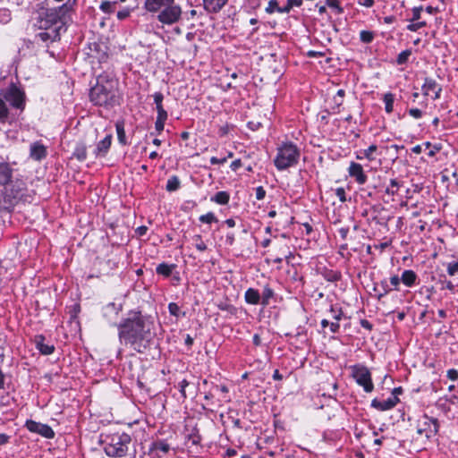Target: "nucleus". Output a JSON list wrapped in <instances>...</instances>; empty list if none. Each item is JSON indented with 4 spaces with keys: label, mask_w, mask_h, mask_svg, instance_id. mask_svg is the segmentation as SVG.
<instances>
[{
    "label": "nucleus",
    "mask_w": 458,
    "mask_h": 458,
    "mask_svg": "<svg viewBox=\"0 0 458 458\" xmlns=\"http://www.w3.org/2000/svg\"><path fill=\"white\" fill-rule=\"evenodd\" d=\"M131 437L129 434H114L110 437L104 447L105 453L109 457L121 458L127 455Z\"/></svg>",
    "instance_id": "8"
},
{
    "label": "nucleus",
    "mask_w": 458,
    "mask_h": 458,
    "mask_svg": "<svg viewBox=\"0 0 458 458\" xmlns=\"http://www.w3.org/2000/svg\"><path fill=\"white\" fill-rule=\"evenodd\" d=\"M144 8L151 13H157V19L164 25H173L182 17V8L175 0H145Z\"/></svg>",
    "instance_id": "4"
},
{
    "label": "nucleus",
    "mask_w": 458,
    "mask_h": 458,
    "mask_svg": "<svg viewBox=\"0 0 458 458\" xmlns=\"http://www.w3.org/2000/svg\"><path fill=\"white\" fill-rule=\"evenodd\" d=\"M115 129L117 133V138L119 140V143L122 145H127V139L125 135V130H124V122L123 121H118L115 123Z\"/></svg>",
    "instance_id": "28"
},
{
    "label": "nucleus",
    "mask_w": 458,
    "mask_h": 458,
    "mask_svg": "<svg viewBox=\"0 0 458 458\" xmlns=\"http://www.w3.org/2000/svg\"><path fill=\"white\" fill-rule=\"evenodd\" d=\"M13 176V169L8 163L0 162V186L6 185Z\"/></svg>",
    "instance_id": "20"
},
{
    "label": "nucleus",
    "mask_w": 458,
    "mask_h": 458,
    "mask_svg": "<svg viewBox=\"0 0 458 458\" xmlns=\"http://www.w3.org/2000/svg\"><path fill=\"white\" fill-rule=\"evenodd\" d=\"M73 156L79 161H84L87 158V148L84 145H78L73 152Z\"/></svg>",
    "instance_id": "35"
},
{
    "label": "nucleus",
    "mask_w": 458,
    "mask_h": 458,
    "mask_svg": "<svg viewBox=\"0 0 458 458\" xmlns=\"http://www.w3.org/2000/svg\"><path fill=\"white\" fill-rule=\"evenodd\" d=\"M119 82L108 74H100L97 83L90 89L89 99L95 106L112 108L120 105Z\"/></svg>",
    "instance_id": "2"
},
{
    "label": "nucleus",
    "mask_w": 458,
    "mask_h": 458,
    "mask_svg": "<svg viewBox=\"0 0 458 458\" xmlns=\"http://www.w3.org/2000/svg\"><path fill=\"white\" fill-rule=\"evenodd\" d=\"M446 377L451 380L458 379V370L455 369H450L447 370Z\"/></svg>",
    "instance_id": "61"
},
{
    "label": "nucleus",
    "mask_w": 458,
    "mask_h": 458,
    "mask_svg": "<svg viewBox=\"0 0 458 458\" xmlns=\"http://www.w3.org/2000/svg\"><path fill=\"white\" fill-rule=\"evenodd\" d=\"M427 25L426 21H411L409 25H407L406 29L410 31H417L420 29L425 27Z\"/></svg>",
    "instance_id": "48"
},
{
    "label": "nucleus",
    "mask_w": 458,
    "mask_h": 458,
    "mask_svg": "<svg viewBox=\"0 0 458 458\" xmlns=\"http://www.w3.org/2000/svg\"><path fill=\"white\" fill-rule=\"evenodd\" d=\"M348 173L359 184H364L367 182L368 176L364 174L360 164L352 162L348 168Z\"/></svg>",
    "instance_id": "14"
},
{
    "label": "nucleus",
    "mask_w": 458,
    "mask_h": 458,
    "mask_svg": "<svg viewBox=\"0 0 458 458\" xmlns=\"http://www.w3.org/2000/svg\"><path fill=\"white\" fill-rule=\"evenodd\" d=\"M105 312H113L115 315H118L119 312L122 310V305L121 304H115L114 302H110L104 308Z\"/></svg>",
    "instance_id": "42"
},
{
    "label": "nucleus",
    "mask_w": 458,
    "mask_h": 458,
    "mask_svg": "<svg viewBox=\"0 0 458 458\" xmlns=\"http://www.w3.org/2000/svg\"><path fill=\"white\" fill-rule=\"evenodd\" d=\"M199 220L204 224H213V223L218 222V219L216 218V216H215V214L213 212H208L205 215H201L199 217Z\"/></svg>",
    "instance_id": "37"
},
{
    "label": "nucleus",
    "mask_w": 458,
    "mask_h": 458,
    "mask_svg": "<svg viewBox=\"0 0 458 458\" xmlns=\"http://www.w3.org/2000/svg\"><path fill=\"white\" fill-rule=\"evenodd\" d=\"M188 386L189 382L186 379H183L179 383V390L183 398L187 397L185 389Z\"/></svg>",
    "instance_id": "56"
},
{
    "label": "nucleus",
    "mask_w": 458,
    "mask_h": 458,
    "mask_svg": "<svg viewBox=\"0 0 458 458\" xmlns=\"http://www.w3.org/2000/svg\"><path fill=\"white\" fill-rule=\"evenodd\" d=\"M229 0H202L204 9L209 13H219Z\"/></svg>",
    "instance_id": "16"
},
{
    "label": "nucleus",
    "mask_w": 458,
    "mask_h": 458,
    "mask_svg": "<svg viewBox=\"0 0 458 458\" xmlns=\"http://www.w3.org/2000/svg\"><path fill=\"white\" fill-rule=\"evenodd\" d=\"M301 157V149L292 141H284L276 148L274 165L279 171L295 166Z\"/></svg>",
    "instance_id": "6"
},
{
    "label": "nucleus",
    "mask_w": 458,
    "mask_h": 458,
    "mask_svg": "<svg viewBox=\"0 0 458 458\" xmlns=\"http://www.w3.org/2000/svg\"><path fill=\"white\" fill-rule=\"evenodd\" d=\"M210 200L219 205H226L230 200V194L225 191H217Z\"/></svg>",
    "instance_id": "25"
},
{
    "label": "nucleus",
    "mask_w": 458,
    "mask_h": 458,
    "mask_svg": "<svg viewBox=\"0 0 458 458\" xmlns=\"http://www.w3.org/2000/svg\"><path fill=\"white\" fill-rule=\"evenodd\" d=\"M25 427L30 432L37 433L46 438H53L55 437L54 430L47 424L28 420L25 423Z\"/></svg>",
    "instance_id": "11"
},
{
    "label": "nucleus",
    "mask_w": 458,
    "mask_h": 458,
    "mask_svg": "<svg viewBox=\"0 0 458 458\" xmlns=\"http://www.w3.org/2000/svg\"><path fill=\"white\" fill-rule=\"evenodd\" d=\"M374 291L377 293V297L380 300L382 297L387 295L392 288L389 286V284L386 280H382L379 284V286H375Z\"/></svg>",
    "instance_id": "26"
},
{
    "label": "nucleus",
    "mask_w": 458,
    "mask_h": 458,
    "mask_svg": "<svg viewBox=\"0 0 458 458\" xmlns=\"http://www.w3.org/2000/svg\"><path fill=\"white\" fill-rule=\"evenodd\" d=\"M281 8L282 7H280L278 5L277 0H270L268 2L267 6L266 7V13H273L274 12L278 13V9H281Z\"/></svg>",
    "instance_id": "46"
},
{
    "label": "nucleus",
    "mask_w": 458,
    "mask_h": 458,
    "mask_svg": "<svg viewBox=\"0 0 458 458\" xmlns=\"http://www.w3.org/2000/svg\"><path fill=\"white\" fill-rule=\"evenodd\" d=\"M325 278L329 282H337L341 279V273L338 271L330 270L327 272Z\"/></svg>",
    "instance_id": "45"
},
{
    "label": "nucleus",
    "mask_w": 458,
    "mask_h": 458,
    "mask_svg": "<svg viewBox=\"0 0 458 458\" xmlns=\"http://www.w3.org/2000/svg\"><path fill=\"white\" fill-rule=\"evenodd\" d=\"M120 343L144 353L156 336L155 320L141 311L130 310L117 325Z\"/></svg>",
    "instance_id": "1"
},
{
    "label": "nucleus",
    "mask_w": 458,
    "mask_h": 458,
    "mask_svg": "<svg viewBox=\"0 0 458 458\" xmlns=\"http://www.w3.org/2000/svg\"><path fill=\"white\" fill-rule=\"evenodd\" d=\"M275 293L269 285H265L260 294L261 305L266 307L269 304V301L274 297Z\"/></svg>",
    "instance_id": "27"
},
{
    "label": "nucleus",
    "mask_w": 458,
    "mask_h": 458,
    "mask_svg": "<svg viewBox=\"0 0 458 458\" xmlns=\"http://www.w3.org/2000/svg\"><path fill=\"white\" fill-rule=\"evenodd\" d=\"M330 313L332 314V318L338 322L342 319L343 316H344V312L341 309H338L337 310H335V308L333 306H331L330 308Z\"/></svg>",
    "instance_id": "50"
},
{
    "label": "nucleus",
    "mask_w": 458,
    "mask_h": 458,
    "mask_svg": "<svg viewBox=\"0 0 458 458\" xmlns=\"http://www.w3.org/2000/svg\"><path fill=\"white\" fill-rule=\"evenodd\" d=\"M150 450L167 454L170 450V445L165 440H157L151 444Z\"/></svg>",
    "instance_id": "29"
},
{
    "label": "nucleus",
    "mask_w": 458,
    "mask_h": 458,
    "mask_svg": "<svg viewBox=\"0 0 458 458\" xmlns=\"http://www.w3.org/2000/svg\"><path fill=\"white\" fill-rule=\"evenodd\" d=\"M131 13V9L124 8L117 13V19L120 21H123L130 16Z\"/></svg>",
    "instance_id": "54"
},
{
    "label": "nucleus",
    "mask_w": 458,
    "mask_h": 458,
    "mask_svg": "<svg viewBox=\"0 0 458 458\" xmlns=\"http://www.w3.org/2000/svg\"><path fill=\"white\" fill-rule=\"evenodd\" d=\"M401 281L405 286L413 287L418 284L419 279L417 274L413 270L406 269L403 270L401 275Z\"/></svg>",
    "instance_id": "19"
},
{
    "label": "nucleus",
    "mask_w": 458,
    "mask_h": 458,
    "mask_svg": "<svg viewBox=\"0 0 458 458\" xmlns=\"http://www.w3.org/2000/svg\"><path fill=\"white\" fill-rule=\"evenodd\" d=\"M62 30H58V28H52L48 30H44V31H41L37 34V38L41 40L42 42H47V41H56L60 39V31Z\"/></svg>",
    "instance_id": "17"
},
{
    "label": "nucleus",
    "mask_w": 458,
    "mask_h": 458,
    "mask_svg": "<svg viewBox=\"0 0 458 458\" xmlns=\"http://www.w3.org/2000/svg\"><path fill=\"white\" fill-rule=\"evenodd\" d=\"M168 310L172 316H174L176 318L180 317L181 315L180 307L175 302H170L168 304Z\"/></svg>",
    "instance_id": "49"
},
{
    "label": "nucleus",
    "mask_w": 458,
    "mask_h": 458,
    "mask_svg": "<svg viewBox=\"0 0 458 458\" xmlns=\"http://www.w3.org/2000/svg\"><path fill=\"white\" fill-rule=\"evenodd\" d=\"M329 328L332 333H337L340 329V325L336 321H332L329 324Z\"/></svg>",
    "instance_id": "63"
},
{
    "label": "nucleus",
    "mask_w": 458,
    "mask_h": 458,
    "mask_svg": "<svg viewBox=\"0 0 458 458\" xmlns=\"http://www.w3.org/2000/svg\"><path fill=\"white\" fill-rule=\"evenodd\" d=\"M424 147L426 148H429V151L428 152V156L430 157H433L436 156V154L440 151L441 149V145L440 144H436V145H431V143L429 141H427V142H424L423 143Z\"/></svg>",
    "instance_id": "40"
},
{
    "label": "nucleus",
    "mask_w": 458,
    "mask_h": 458,
    "mask_svg": "<svg viewBox=\"0 0 458 458\" xmlns=\"http://www.w3.org/2000/svg\"><path fill=\"white\" fill-rule=\"evenodd\" d=\"M153 98H154V102L156 104L157 111V110H163L164 109L163 105H162V102H163V99H164L163 94L161 92H156L153 95Z\"/></svg>",
    "instance_id": "47"
},
{
    "label": "nucleus",
    "mask_w": 458,
    "mask_h": 458,
    "mask_svg": "<svg viewBox=\"0 0 458 458\" xmlns=\"http://www.w3.org/2000/svg\"><path fill=\"white\" fill-rule=\"evenodd\" d=\"M11 12L8 9H0V23L7 24L11 21Z\"/></svg>",
    "instance_id": "43"
},
{
    "label": "nucleus",
    "mask_w": 458,
    "mask_h": 458,
    "mask_svg": "<svg viewBox=\"0 0 458 458\" xmlns=\"http://www.w3.org/2000/svg\"><path fill=\"white\" fill-rule=\"evenodd\" d=\"M375 38V33L371 30H361L360 32V40L362 43L369 44Z\"/></svg>",
    "instance_id": "36"
},
{
    "label": "nucleus",
    "mask_w": 458,
    "mask_h": 458,
    "mask_svg": "<svg viewBox=\"0 0 458 458\" xmlns=\"http://www.w3.org/2000/svg\"><path fill=\"white\" fill-rule=\"evenodd\" d=\"M408 113L415 119H420L422 116V111L419 108H411L409 109Z\"/></svg>",
    "instance_id": "59"
},
{
    "label": "nucleus",
    "mask_w": 458,
    "mask_h": 458,
    "mask_svg": "<svg viewBox=\"0 0 458 458\" xmlns=\"http://www.w3.org/2000/svg\"><path fill=\"white\" fill-rule=\"evenodd\" d=\"M200 437L198 434H191L188 436L187 445H198L200 442Z\"/></svg>",
    "instance_id": "53"
},
{
    "label": "nucleus",
    "mask_w": 458,
    "mask_h": 458,
    "mask_svg": "<svg viewBox=\"0 0 458 458\" xmlns=\"http://www.w3.org/2000/svg\"><path fill=\"white\" fill-rule=\"evenodd\" d=\"M326 4L328 7L335 9L337 13H343V8L339 5L338 0H326Z\"/></svg>",
    "instance_id": "52"
},
{
    "label": "nucleus",
    "mask_w": 458,
    "mask_h": 458,
    "mask_svg": "<svg viewBox=\"0 0 458 458\" xmlns=\"http://www.w3.org/2000/svg\"><path fill=\"white\" fill-rule=\"evenodd\" d=\"M217 308L220 310L226 311L230 315H235L237 313V309L233 305L227 303V302L218 303Z\"/></svg>",
    "instance_id": "38"
},
{
    "label": "nucleus",
    "mask_w": 458,
    "mask_h": 458,
    "mask_svg": "<svg viewBox=\"0 0 458 458\" xmlns=\"http://www.w3.org/2000/svg\"><path fill=\"white\" fill-rule=\"evenodd\" d=\"M47 154V148L40 141L33 142L30 147V157L35 161L44 159Z\"/></svg>",
    "instance_id": "15"
},
{
    "label": "nucleus",
    "mask_w": 458,
    "mask_h": 458,
    "mask_svg": "<svg viewBox=\"0 0 458 458\" xmlns=\"http://www.w3.org/2000/svg\"><path fill=\"white\" fill-rule=\"evenodd\" d=\"M447 274L450 276H454L458 274V259L455 261L449 262L446 266Z\"/></svg>",
    "instance_id": "44"
},
{
    "label": "nucleus",
    "mask_w": 458,
    "mask_h": 458,
    "mask_svg": "<svg viewBox=\"0 0 458 458\" xmlns=\"http://www.w3.org/2000/svg\"><path fill=\"white\" fill-rule=\"evenodd\" d=\"M247 4L251 9H257L261 4V0H247Z\"/></svg>",
    "instance_id": "62"
},
{
    "label": "nucleus",
    "mask_w": 458,
    "mask_h": 458,
    "mask_svg": "<svg viewBox=\"0 0 458 458\" xmlns=\"http://www.w3.org/2000/svg\"><path fill=\"white\" fill-rule=\"evenodd\" d=\"M26 106L25 92L15 83L0 90V123H11Z\"/></svg>",
    "instance_id": "3"
},
{
    "label": "nucleus",
    "mask_w": 458,
    "mask_h": 458,
    "mask_svg": "<svg viewBox=\"0 0 458 458\" xmlns=\"http://www.w3.org/2000/svg\"><path fill=\"white\" fill-rule=\"evenodd\" d=\"M175 267V264L161 263L157 267L156 272L157 274L161 275L165 277H169Z\"/></svg>",
    "instance_id": "24"
},
{
    "label": "nucleus",
    "mask_w": 458,
    "mask_h": 458,
    "mask_svg": "<svg viewBox=\"0 0 458 458\" xmlns=\"http://www.w3.org/2000/svg\"><path fill=\"white\" fill-rule=\"evenodd\" d=\"M350 369L355 382L363 388L364 392L371 393L374 390V384L369 369L360 364L353 365Z\"/></svg>",
    "instance_id": "9"
},
{
    "label": "nucleus",
    "mask_w": 458,
    "mask_h": 458,
    "mask_svg": "<svg viewBox=\"0 0 458 458\" xmlns=\"http://www.w3.org/2000/svg\"><path fill=\"white\" fill-rule=\"evenodd\" d=\"M76 4L77 0H66L58 7L47 8L44 13V17L40 21V28L48 30L52 27L64 30Z\"/></svg>",
    "instance_id": "5"
},
{
    "label": "nucleus",
    "mask_w": 458,
    "mask_h": 458,
    "mask_svg": "<svg viewBox=\"0 0 458 458\" xmlns=\"http://www.w3.org/2000/svg\"><path fill=\"white\" fill-rule=\"evenodd\" d=\"M401 276L399 277L397 275H394L390 277V284L393 286L392 290L399 291L400 288V283H401Z\"/></svg>",
    "instance_id": "51"
},
{
    "label": "nucleus",
    "mask_w": 458,
    "mask_h": 458,
    "mask_svg": "<svg viewBox=\"0 0 458 458\" xmlns=\"http://www.w3.org/2000/svg\"><path fill=\"white\" fill-rule=\"evenodd\" d=\"M30 195L28 194L26 182L21 179H15L4 185L3 201L7 208H13L20 201H29Z\"/></svg>",
    "instance_id": "7"
},
{
    "label": "nucleus",
    "mask_w": 458,
    "mask_h": 458,
    "mask_svg": "<svg viewBox=\"0 0 458 458\" xmlns=\"http://www.w3.org/2000/svg\"><path fill=\"white\" fill-rule=\"evenodd\" d=\"M402 183L397 179H391L389 186L386 189V193L391 196L397 194Z\"/></svg>",
    "instance_id": "34"
},
{
    "label": "nucleus",
    "mask_w": 458,
    "mask_h": 458,
    "mask_svg": "<svg viewBox=\"0 0 458 458\" xmlns=\"http://www.w3.org/2000/svg\"><path fill=\"white\" fill-rule=\"evenodd\" d=\"M260 298V293L254 288L247 289L244 294L245 301L251 305L261 303Z\"/></svg>",
    "instance_id": "22"
},
{
    "label": "nucleus",
    "mask_w": 458,
    "mask_h": 458,
    "mask_svg": "<svg viewBox=\"0 0 458 458\" xmlns=\"http://www.w3.org/2000/svg\"><path fill=\"white\" fill-rule=\"evenodd\" d=\"M377 145H370L367 149L360 150L356 156L357 159H368L369 161L375 160L374 154L377 152Z\"/></svg>",
    "instance_id": "23"
},
{
    "label": "nucleus",
    "mask_w": 458,
    "mask_h": 458,
    "mask_svg": "<svg viewBox=\"0 0 458 458\" xmlns=\"http://www.w3.org/2000/svg\"><path fill=\"white\" fill-rule=\"evenodd\" d=\"M335 195L337 196L341 202L346 201V193L344 188H337L335 190Z\"/></svg>",
    "instance_id": "57"
},
{
    "label": "nucleus",
    "mask_w": 458,
    "mask_h": 458,
    "mask_svg": "<svg viewBox=\"0 0 458 458\" xmlns=\"http://www.w3.org/2000/svg\"><path fill=\"white\" fill-rule=\"evenodd\" d=\"M400 402L398 397L391 396L386 400L380 401L377 398L371 401V407L377 411H385L393 409Z\"/></svg>",
    "instance_id": "13"
},
{
    "label": "nucleus",
    "mask_w": 458,
    "mask_h": 458,
    "mask_svg": "<svg viewBox=\"0 0 458 458\" xmlns=\"http://www.w3.org/2000/svg\"><path fill=\"white\" fill-rule=\"evenodd\" d=\"M180 186L181 182L179 178L176 175H173L168 179L165 190L169 192H172L177 191L180 188Z\"/></svg>",
    "instance_id": "31"
},
{
    "label": "nucleus",
    "mask_w": 458,
    "mask_h": 458,
    "mask_svg": "<svg viewBox=\"0 0 458 458\" xmlns=\"http://www.w3.org/2000/svg\"><path fill=\"white\" fill-rule=\"evenodd\" d=\"M411 55V50H410V49L402 51L398 55L397 59H396L397 64H399V65L405 64L408 62Z\"/></svg>",
    "instance_id": "39"
},
{
    "label": "nucleus",
    "mask_w": 458,
    "mask_h": 458,
    "mask_svg": "<svg viewBox=\"0 0 458 458\" xmlns=\"http://www.w3.org/2000/svg\"><path fill=\"white\" fill-rule=\"evenodd\" d=\"M302 0H287V3L281 9H278L279 13H288L294 6H301Z\"/></svg>",
    "instance_id": "32"
},
{
    "label": "nucleus",
    "mask_w": 458,
    "mask_h": 458,
    "mask_svg": "<svg viewBox=\"0 0 458 458\" xmlns=\"http://www.w3.org/2000/svg\"><path fill=\"white\" fill-rule=\"evenodd\" d=\"M116 4V1H103L99 5V9L106 14H111L114 12Z\"/></svg>",
    "instance_id": "33"
},
{
    "label": "nucleus",
    "mask_w": 458,
    "mask_h": 458,
    "mask_svg": "<svg viewBox=\"0 0 458 458\" xmlns=\"http://www.w3.org/2000/svg\"><path fill=\"white\" fill-rule=\"evenodd\" d=\"M193 240L195 242V248L199 251H205L208 249L207 244L203 242L201 235H194Z\"/></svg>",
    "instance_id": "41"
},
{
    "label": "nucleus",
    "mask_w": 458,
    "mask_h": 458,
    "mask_svg": "<svg viewBox=\"0 0 458 458\" xmlns=\"http://www.w3.org/2000/svg\"><path fill=\"white\" fill-rule=\"evenodd\" d=\"M242 166V161L241 159H236L234 161H233L230 165V168L233 170V171H237L240 167Z\"/></svg>",
    "instance_id": "64"
},
{
    "label": "nucleus",
    "mask_w": 458,
    "mask_h": 458,
    "mask_svg": "<svg viewBox=\"0 0 458 458\" xmlns=\"http://www.w3.org/2000/svg\"><path fill=\"white\" fill-rule=\"evenodd\" d=\"M45 341L46 338L42 335H37L35 337L36 347L39 352L43 355H49L55 351V346L53 344L45 343Z\"/></svg>",
    "instance_id": "18"
},
{
    "label": "nucleus",
    "mask_w": 458,
    "mask_h": 458,
    "mask_svg": "<svg viewBox=\"0 0 458 458\" xmlns=\"http://www.w3.org/2000/svg\"><path fill=\"white\" fill-rule=\"evenodd\" d=\"M255 191H256V199L258 200H261L265 198L266 191L262 186L257 187Z\"/></svg>",
    "instance_id": "60"
},
{
    "label": "nucleus",
    "mask_w": 458,
    "mask_h": 458,
    "mask_svg": "<svg viewBox=\"0 0 458 458\" xmlns=\"http://www.w3.org/2000/svg\"><path fill=\"white\" fill-rule=\"evenodd\" d=\"M383 101L385 103V110L387 114H391L394 110V95L387 92L384 95Z\"/></svg>",
    "instance_id": "30"
},
{
    "label": "nucleus",
    "mask_w": 458,
    "mask_h": 458,
    "mask_svg": "<svg viewBox=\"0 0 458 458\" xmlns=\"http://www.w3.org/2000/svg\"><path fill=\"white\" fill-rule=\"evenodd\" d=\"M422 10V6H417L412 8V18L411 19V21H419L420 19Z\"/></svg>",
    "instance_id": "55"
},
{
    "label": "nucleus",
    "mask_w": 458,
    "mask_h": 458,
    "mask_svg": "<svg viewBox=\"0 0 458 458\" xmlns=\"http://www.w3.org/2000/svg\"><path fill=\"white\" fill-rule=\"evenodd\" d=\"M157 121L165 123V121L167 120V117H168L167 112L165 109L157 110Z\"/></svg>",
    "instance_id": "58"
},
{
    "label": "nucleus",
    "mask_w": 458,
    "mask_h": 458,
    "mask_svg": "<svg viewBox=\"0 0 458 458\" xmlns=\"http://www.w3.org/2000/svg\"><path fill=\"white\" fill-rule=\"evenodd\" d=\"M111 143H112V136L106 135L102 140H100L98 143L97 148L95 149L96 157L105 156L108 152V150L111 147Z\"/></svg>",
    "instance_id": "21"
},
{
    "label": "nucleus",
    "mask_w": 458,
    "mask_h": 458,
    "mask_svg": "<svg viewBox=\"0 0 458 458\" xmlns=\"http://www.w3.org/2000/svg\"><path fill=\"white\" fill-rule=\"evenodd\" d=\"M421 89L424 96H428L430 92H433L434 96H432V98L434 100L439 99L441 97L442 87L432 78H425Z\"/></svg>",
    "instance_id": "12"
},
{
    "label": "nucleus",
    "mask_w": 458,
    "mask_h": 458,
    "mask_svg": "<svg viewBox=\"0 0 458 458\" xmlns=\"http://www.w3.org/2000/svg\"><path fill=\"white\" fill-rule=\"evenodd\" d=\"M439 421L437 419L423 414L417 420V433L425 436L428 439L435 437L439 431Z\"/></svg>",
    "instance_id": "10"
}]
</instances>
